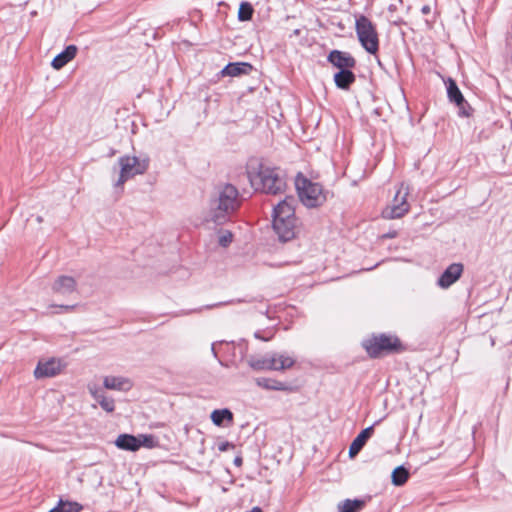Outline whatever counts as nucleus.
<instances>
[{
	"label": "nucleus",
	"mask_w": 512,
	"mask_h": 512,
	"mask_svg": "<svg viewBox=\"0 0 512 512\" xmlns=\"http://www.w3.org/2000/svg\"><path fill=\"white\" fill-rule=\"evenodd\" d=\"M59 307L63 309L65 312H71L75 309L76 305H61Z\"/></svg>",
	"instance_id": "72a5a7b5"
},
{
	"label": "nucleus",
	"mask_w": 512,
	"mask_h": 512,
	"mask_svg": "<svg viewBox=\"0 0 512 512\" xmlns=\"http://www.w3.org/2000/svg\"><path fill=\"white\" fill-rule=\"evenodd\" d=\"M241 205L238 189L232 184H225L211 201L210 218L216 224L225 223L229 216Z\"/></svg>",
	"instance_id": "7ed1b4c3"
},
{
	"label": "nucleus",
	"mask_w": 512,
	"mask_h": 512,
	"mask_svg": "<svg viewBox=\"0 0 512 512\" xmlns=\"http://www.w3.org/2000/svg\"><path fill=\"white\" fill-rule=\"evenodd\" d=\"M275 360L272 358V353L267 354L263 357H250L248 360V364L254 370H273Z\"/></svg>",
	"instance_id": "6ab92c4d"
},
{
	"label": "nucleus",
	"mask_w": 512,
	"mask_h": 512,
	"mask_svg": "<svg viewBox=\"0 0 512 512\" xmlns=\"http://www.w3.org/2000/svg\"><path fill=\"white\" fill-rule=\"evenodd\" d=\"M300 201L308 208L321 206L326 201V195L319 183L298 176L295 181Z\"/></svg>",
	"instance_id": "39448f33"
},
{
	"label": "nucleus",
	"mask_w": 512,
	"mask_h": 512,
	"mask_svg": "<svg viewBox=\"0 0 512 512\" xmlns=\"http://www.w3.org/2000/svg\"><path fill=\"white\" fill-rule=\"evenodd\" d=\"M391 478L395 486H402L407 482L409 472L404 466H398L393 470Z\"/></svg>",
	"instance_id": "393cba45"
},
{
	"label": "nucleus",
	"mask_w": 512,
	"mask_h": 512,
	"mask_svg": "<svg viewBox=\"0 0 512 512\" xmlns=\"http://www.w3.org/2000/svg\"><path fill=\"white\" fill-rule=\"evenodd\" d=\"M82 506L77 502H69L60 500L58 505L49 512H80Z\"/></svg>",
	"instance_id": "bb28decb"
},
{
	"label": "nucleus",
	"mask_w": 512,
	"mask_h": 512,
	"mask_svg": "<svg viewBox=\"0 0 512 512\" xmlns=\"http://www.w3.org/2000/svg\"><path fill=\"white\" fill-rule=\"evenodd\" d=\"M246 512H262V509L260 507H253L250 511Z\"/></svg>",
	"instance_id": "e433bc0d"
},
{
	"label": "nucleus",
	"mask_w": 512,
	"mask_h": 512,
	"mask_svg": "<svg viewBox=\"0 0 512 512\" xmlns=\"http://www.w3.org/2000/svg\"><path fill=\"white\" fill-rule=\"evenodd\" d=\"M231 448H234V445L228 441H224V442H221L219 445H218V449L219 451L221 452H225Z\"/></svg>",
	"instance_id": "473e14b6"
},
{
	"label": "nucleus",
	"mask_w": 512,
	"mask_h": 512,
	"mask_svg": "<svg viewBox=\"0 0 512 512\" xmlns=\"http://www.w3.org/2000/svg\"><path fill=\"white\" fill-rule=\"evenodd\" d=\"M233 240V234L230 231H225L219 236V244L227 247Z\"/></svg>",
	"instance_id": "c756f323"
},
{
	"label": "nucleus",
	"mask_w": 512,
	"mask_h": 512,
	"mask_svg": "<svg viewBox=\"0 0 512 512\" xmlns=\"http://www.w3.org/2000/svg\"><path fill=\"white\" fill-rule=\"evenodd\" d=\"M242 462H243V460H242V457H240V456H237V457L234 459V464H235L236 466H238V467L242 465Z\"/></svg>",
	"instance_id": "c9c22d12"
},
{
	"label": "nucleus",
	"mask_w": 512,
	"mask_h": 512,
	"mask_svg": "<svg viewBox=\"0 0 512 512\" xmlns=\"http://www.w3.org/2000/svg\"><path fill=\"white\" fill-rule=\"evenodd\" d=\"M327 61L339 70L353 69L356 66V59L349 53L340 50H332L327 56Z\"/></svg>",
	"instance_id": "9d476101"
},
{
	"label": "nucleus",
	"mask_w": 512,
	"mask_h": 512,
	"mask_svg": "<svg viewBox=\"0 0 512 512\" xmlns=\"http://www.w3.org/2000/svg\"><path fill=\"white\" fill-rule=\"evenodd\" d=\"M209 416H233V413L227 409H215L213 410Z\"/></svg>",
	"instance_id": "2f4dec72"
},
{
	"label": "nucleus",
	"mask_w": 512,
	"mask_h": 512,
	"mask_svg": "<svg viewBox=\"0 0 512 512\" xmlns=\"http://www.w3.org/2000/svg\"><path fill=\"white\" fill-rule=\"evenodd\" d=\"M103 385L106 389L117 391H128L132 388L131 380L122 376H106Z\"/></svg>",
	"instance_id": "4468645a"
},
{
	"label": "nucleus",
	"mask_w": 512,
	"mask_h": 512,
	"mask_svg": "<svg viewBox=\"0 0 512 512\" xmlns=\"http://www.w3.org/2000/svg\"><path fill=\"white\" fill-rule=\"evenodd\" d=\"M120 175L115 183L116 187H122L126 181L136 175L144 174L149 168V158L139 159L136 156H122L118 159Z\"/></svg>",
	"instance_id": "0eeeda50"
},
{
	"label": "nucleus",
	"mask_w": 512,
	"mask_h": 512,
	"mask_svg": "<svg viewBox=\"0 0 512 512\" xmlns=\"http://www.w3.org/2000/svg\"><path fill=\"white\" fill-rule=\"evenodd\" d=\"M446 88H447V96L450 102L456 104L460 101V103L463 102V94L460 91L459 87L457 86V83L452 78H448L445 81Z\"/></svg>",
	"instance_id": "412c9836"
},
{
	"label": "nucleus",
	"mask_w": 512,
	"mask_h": 512,
	"mask_svg": "<svg viewBox=\"0 0 512 512\" xmlns=\"http://www.w3.org/2000/svg\"><path fill=\"white\" fill-rule=\"evenodd\" d=\"M464 266L462 263L450 264L438 278L437 284L443 289L449 288L462 275Z\"/></svg>",
	"instance_id": "9b49d317"
},
{
	"label": "nucleus",
	"mask_w": 512,
	"mask_h": 512,
	"mask_svg": "<svg viewBox=\"0 0 512 512\" xmlns=\"http://www.w3.org/2000/svg\"><path fill=\"white\" fill-rule=\"evenodd\" d=\"M295 198L286 196L273 209V229L282 242L292 240L296 235Z\"/></svg>",
	"instance_id": "f03ea898"
},
{
	"label": "nucleus",
	"mask_w": 512,
	"mask_h": 512,
	"mask_svg": "<svg viewBox=\"0 0 512 512\" xmlns=\"http://www.w3.org/2000/svg\"><path fill=\"white\" fill-rule=\"evenodd\" d=\"M89 390L94 396V398L97 400V402L107 413H110L114 410V401L112 399L104 397L101 391L94 390L91 387L89 388Z\"/></svg>",
	"instance_id": "a878e982"
},
{
	"label": "nucleus",
	"mask_w": 512,
	"mask_h": 512,
	"mask_svg": "<svg viewBox=\"0 0 512 512\" xmlns=\"http://www.w3.org/2000/svg\"><path fill=\"white\" fill-rule=\"evenodd\" d=\"M115 446L123 451L136 452L137 451V438L132 434H119L114 441Z\"/></svg>",
	"instance_id": "a211bd4d"
},
{
	"label": "nucleus",
	"mask_w": 512,
	"mask_h": 512,
	"mask_svg": "<svg viewBox=\"0 0 512 512\" xmlns=\"http://www.w3.org/2000/svg\"><path fill=\"white\" fill-rule=\"evenodd\" d=\"M374 433V425H371L364 430H362L358 436L353 440L349 447V456L352 458L356 456L362 448L365 446L368 439L373 435Z\"/></svg>",
	"instance_id": "ddd939ff"
},
{
	"label": "nucleus",
	"mask_w": 512,
	"mask_h": 512,
	"mask_svg": "<svg viewBox=\"0 0 512 512\" xmlns=\"http://www.w3.org/2000/svg\"><path fill=\"white\" fill-rule=\"evenodd\" d=\"M355 30L362 47L370 54H376L379 49V38L375 25L364 15L356 19Z\"/></svg>",
	"instance_id": "423d86ee"
},
{
	"label": "nucleus",
	"mask_w": 512,
	"mask_h": 512,
	"mask_svg": "<svg viewBox=\"0 0 512 512\" xmlns=\"http://www.w3.org/2000/svg\"><path fill=\"white\" fill-rule=\"evenodd\" d=\"M78 48L75 45H69L67 46L61 53L56 55L51 65L54 69L60 70L63 68L68 62L73 60L77 54Z\"/></svg>",
	"instance_id": "2eb2a0df"
},
{
	"label": "nucleus",
	"mask_w": 512,
	"mask_h": 512,
	"mask_svg": "<svg viewBox=\"0 0 512 512\" xmlns=\"http://www.w3.org/2000/svg\"><path fill=\"white\" fill-rule=\"evenodd\" d=\"M421 12L422 14L424 15H428L431 13V7L429 5H424L422 8H421Z\"/></svg>",
	"instance_id": "f704fd0d"
},
{
	"label": "nucleus",
	"mask_w": 512,
	"mask_h": 512,
	"mask_svg": "<svg viewBox=\"0 0 512 512\" xmlns=\"http://www.w3.org/2000/svg\"><path fill=\"white\" fill-rule=\"evenodd\" d=\"M253 13L254 9L252 5L248 2H242L238 10V19L240 21H249L251 20Z\"/></svg>",
	"instance_id": "cd10ccee"
},
{
	"label": "nucleus",
	"mask_w": 512,
	"mask_h": 512,
	"mask_svg": "<svg viewBox=\"0 0 512 512\" xmlns=\"http://www.w3.org/2000/svg\"><path fill=\"white\" fill-rule=\"evenodd\" d=\"M257 384L261 387L270 390H278V391H291L292 388L288 386L286 383L281 381L270 379V378H258Z\"/></svg>",
	"instance_id": "5701e85b"
},
{
	"label": "nucleus",
	"mask_w": 512,
	"mask_h": 512,
	"mask_svg": "<svg viewBox=\"0 0 512 512\" xmlns=\"http://www.w3.org/2000/svg\"><path fill=\"white\" fill-rule=\"evenodd\" d=\"M255 337H256V338H258V339H262V337H260V335H259V332H256V333H255ZM263 340H266V339H265V338H263Z\"/></svg>",
	"instance_id": "a19ab883"
},
{
	"label": "nucleus",
	"mask_w": 512,
	"mask_h": 512,
	"mask_svg": "<svg viewBox=\"0 0 512 512\" xmlns=\"http://www.w3.org/2000/svg\"><path fill=\"white\" fill-rule=\"evenodd\" d=\"M221 304H222V303L213 304V305H207V306H206V308H207V309H211V308L216 307V306H219V305H221Z\"/></svg>",
	"instance_id": "58836bf2"
},
{
	"label": "nucleus",
	"mask_w": 512,
	"mask_h": 512,
	"mask_svg": "<svg viewBox=\"0 0 512 512\" xmlns=\"http://www.w3.org/2000/svg\"><path fill=\"white\" fill-rule=\"evenodd\" d=\"M211 351H212L213 355H214L215 357H217V353H216V350H215V343H213V344H212V346H211Z\"/></svg>",
	"instance_id": "4c0bfd02"
},
{
	"label": "nucleus",
	"mask_w": 512,
	"mask_h": 512,
	"mask_svg": "<svg viewBox=\"0 0 512 512\" xmlns=\"http://www.w3.org/2000/svg\"><path fill=\"white\" fill-rule=\"evenodd\" d=\"M365 505V501L359 499H346L338 504V512H359Z\"/></svg>",
	"instance_id": "b1692460"
},
{
	"label": "nucleus",
	"mask_w": 512,
	"mask_h": 512,
	"mask_svg": "<svg viewBox=\"0 0 512 512\" xmlns=\"http://www.w3.org/2000/svg\"><path fill=\"white\" fill-rule=\"evenodd\" d=\"M247 174L251 185L266 194L277 195L286 189L285 177L278 167L260 162L256 168L249 167Z\"/></svg>",
	"instance_id": "f257e3e1"
},
{
	"label": "nucleus",
	"mask_w": 512,
	"mask_h": 512,
	"mask_svg": "<svg viewBox=\"0 0 512 512\" xmlns=\"http://www.w3.org/2000/svg\"><path fill=\"white\" fill-rule=\"evenodd\" d=\"M77 282L71 276L61 275L59 276L52 285L54 293L61 295H68L76 291Z\"/></svg>",
	"instance_id": "f8f14e48"
},
{
	"label": "nucleus",
	"mask_w": 512,
	"mask_h": 512,
	"mask_svg": "<svg viewBox=\"0 0 512 512\" xmlns=\"http://www.w3.org/2000/svg\"><path fill=\"white\" fill-rule=\"evenodd\" d=\"M213 423L219 427H229L233 423V418H211Z\"/></svg>",
	"instance_id": "7c9ffc66"
},
{
	"label": "nucleus",
	"mask_w": 512,
	"mask_h": 512,
	"mask_svg": "<svg viewBox=\"0 0 512 512\" xmlns=\"http://www.w3.org/2000/svg\"><path fill=\"white\" fill-rule=\"evenodd\" d=\"M395 236H396L395 232L394 233H389V234L386 235V237H389V238H393Z\"/></svg>",
	"instance_id": "ea45409f"
},
{
	"label": "nucleus",
	"mask_w": 512,
	"mask_h": 512,
	"mask_svg": "<svg viewBox=\"0 0 512 512\" xmlns=\"http://www.w3.org/2000/svg\"><path fill=\"white\" fill-rule=\"evenodd\" d=\"M64 365L60 359L50 358L48 360H40L34 370V376L37 379L49 378L58 375Z\"/></svg>",
	"instance_id": "1a4fd4ad"
},
{
	"label": "nucleus",
	"mask_w": 512,
	"mask_h": 512,
	"mask_svg": "<svg viewBox=\"0 0 512 512\" xmlns=\"http://www.w3.org/2000/svg\"><path fill=\"white\" fill-rule=\"evenodd\" d=\"M137 438V451L140 448L154 449L160 446L159 439L153 434H138Z\"/></svg>",
	"instance_id": "4be33fe9"
},
{
	"label": "nucleus",
	"mask_w": 512,
	"mask_h": 512,
	"mask_svg": "<svg viewBox=\"0 0 512 512\" xmlns=\"http://www.w3.org/2000/svg\"><path fill=\"white\" fill-rule=\"evenodd\" d=\"M355 80L356 76L352 72V69H342L334 75L335 85L343 90H348Z\"/></svg>",
	"instance_id": "f3484780"
},
{
	"label": "nucleus",
	"mask_w": 512,
	"mask_h": 512,
	"mask_svg": "<svg viewBox=\"0 0 512 512\" xmlns=\"http://www.w3.org/2000/svg\"><path fill=\"white\" fill-rule=\"evenodd\" d=\"M272 358L275 360V371L289 369L295 364V358L286 353H272Z\"/></svg>",
	"instance_id": "aec40b11"
},
{
	"label": "nucleus",
	"mask_w": 512,
	"mask_h": 512,
	"mask_svg": "<svg viewBox=\"0 0 512 512\" xmlns=\"http://www.w3.org/2000/svg\"><path fill=\"white\" fill-rule=\"evenodd\" d=\"M407 196V191L403 192L399 189L395 194L392 205L383 211L384 216L389 219H396L404 216L409 211Z\"/></svg>",
	"instance_id": "6e6552de"
},
{
	"label": "nucleus",
	"mask_w": 512,
	"mask_h": 512,
	"mask_svg": "<svg viewBox=\"0 0 512 512\" xmlns=\"http://www.w3.org/2000/svg\"><path fill=\"white\" fill-rule=\"evenodd\" d=\"M367 354L371 358H379L383 355L398 353L403 350L398 337L380 334L366 339L362 343Z\"/></svg>",
	"instance_id": "20e7f679"
},
{
	"label": "nucleus",
	"mask_w": 512,
	"mask_h": 512,
	"mask_svg": "<svg viewBox=\"0 0 512 512\" xmlns=\"http://www.w3.org/2000/svg\"><path fill=\"white\" fill-rule=\"evenodd\" d=\"M458 107V114L461 117H470L473 113V108L470 106V104L465 100L463 97V102L460 103L457 102L455 104Z\"/></svg>",
	"instance_id": "c85d7f7f"
},
{
	"label": "nucleus",
	"mask_w": 512,
	"mask_h": 512,
	"mask_svg": "<svg viewBox=\"0 0 512 512\" xmlns=\"http://www.w3.org/2000/svg\"><path fill=\"white\" fill-rule=\"evenodd\" d=\"M252 70V65L246 62H235L227 64L222 70V76L236 77L248 74Z\"/></svg>",
	"instance_id": "dca6fc26"
}]
</instances>
